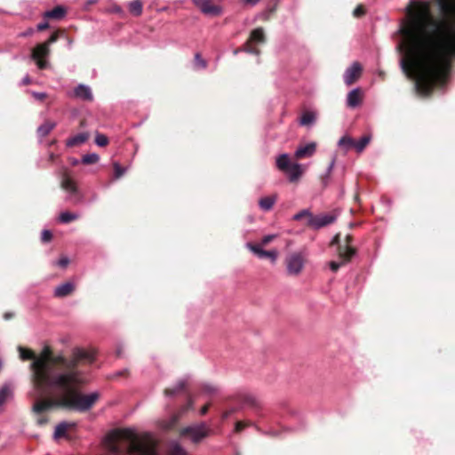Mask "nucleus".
I'll return each mask as SVG.
<instances>
[{
  "instance_id": "obj_1",
  "label": "nucleus",
  "mask_w": 455,
  "mask_h": 455,
  "mask_svg": "<svg viewBox=\"0 0 455 455\" xmlns=\"http://www.w3.org/2000/svg\"><path fill=\"white\" fill-rule=\"evenodd\" d=\"M445 20H436L430 3L411 0L405 7L396 48L403 54L400 66L412 78L421 95H428L435 86H443L448 79L451 60L455 59V0H435Z\"/></svg>"
},
{
  "instance_id": "obj_2",
  "label": "nucleus",
  "mask_w": 455,
  "mask_h": 455,
  "mask_svg": "<svg viewBox=\"0 0 455 455\" xmlns=\"http://www.w3.org/2000/svg\"><path fill=\"white\" fill-rule=\"evenodd\" d=\"M93 360V354L82 348H75L71 356L67 357L62 353L54 354L51 347L45 346L30 364L35 387L46 391L53 387L59 375L76 370L81 362L92 363Z\"/></svg>"
},
{
  "instance_id": "obj_3",
  "label": "nucleus",
  "mask_w": 455,
  "mask_h": 455,
  "mask_svg": "<svg viewBox=\"0 0 455 455\" xmlns=\"http://www.w3.org/2000/svg\"><path fill=\"white\" fill-rule=\"evenodd\" d=\"M84 384L83 372L77 368L69 372L59 375L54 382L53 388L62 394L59 399H44L36 401L32 411L36 414H42L53 407H64L81 412L92 409L100 399V393L93 392L84 395L78 392L79 387Z\"/></svg>"
},
{
  "instance_id": "obj_4",
  "label": "nucleus",
  "mask_w": 455,
  "mask_h": 455,
  "mask_svg": "<svg viewBox=\"0 0 455 455\" xmlns=\"http://www.w3.org/2000/svg\"><path fill=\"white\" fill-rule=\"evenodd\" d=\"M104 443L115 455H158V442L150 433H137L130 428L111 431Z\"/></svg>"
},
{
  "instance_id": "obj_5",
  "label": "nucleus",
  "mask_w": 455,
  "mask_h": 455,
  "mask_svg": "<svg viewBox=\"0 0 455 455\" xmlns=\"http://www.w3.org/2000/svg\"><path fill=\"white\" fill-rule=\"evenodd\" d=\"M306 262L305 251H294L285 259L287 273L290 275H298L301 273Z\"/></svg>"
},
{
  "instance_id": "obj_6",
  "label": "nucleus",
  "mask_w": 455,
  "mask_h": 455,
  "mask_svg": "<svg viewBox=\"0 0 455 455\" xmlns=\"http://www.w3.org/2000/svg\"><path fill=\"white\" fill-rule=\"evenodd\" d=\"M209 433L210 429L204 423L183 427L180 431L181 436L190 437L194 443H200L204 438L209 435Z\"/></svg>"
},
{
  "instance_id": "obj_7",
  "label": "nucleus",
  "mask_w": 455,
  "mask_h": 455,
  "mask_svg": "<svg viewBox=\"0 0 455 455\" xmlns=\"http://www.w3.org/2000/svg\"><path fill=\"white\" fill-rule=\"evenodd\" d=\"M194 407V401L191 397L188 398V403L181 406L178 412L174 413L169 420L163 421L161 426L164 430H172L177 426L181 416Z\"/></svg>"
},
{
  "instance_id": "obj_8",
  "label": "nucleus",
  "mask_w": 455,
  "mask_h": 455,
  "mask_svg": "<svg viewBox=\"0 0 455 455\" xmlns=\"http://www.w3.org/2000/svg\"><path fill=\"white\" fill-rule=\"evenodd\" d=\"M265 35L261 28H255L251 31L248 42L243 46V51L249 53L259 54V51L251 46L252 43H264Z\"/></svg>"
},
{
  "instance_id": "obj_9",
  "label": "nucleus",
  "mask_w": 455,
  "mask_h": 455,
  "mask_svg": "<svg viewBox=\"0 0 455 455\" xmlns=\"http://www.w3.org/2000/svg\"><path fill=\"white\" fill-rule=\"evenodd\" d=\"M353 239L351 235H347L345 237V243L339 244V256L345 261H350L356 253V249L351 245Z\"/></svg>"
},
{
  "instance_id": "obj_10",
  "label": "nucleus",
  "mask_w": 455,
  "mask_h": 455,
  "mask_svg": "<svg viewBox=\"0 0 455 455\" xmlns=\"http://www.w3.org/2000/svg\"><path fill=\"white\" fill-rule=\"evenodd\" d=\"M69 96L84 101H92L93 100L91 87L84 84L75 87L72 92L69 93Z\"/></svg>"
},
{
  "instance_id": "obj_11",
  "label": "nucleus",
  "mask_w": 455,
  "mask_h": 455,
  "mask_svg": "<svg viewBox=\"0 0 455 455\" xmlns=\"http://www.w3.org/2000/svg\"><path fill=\"white\" fill-rule=\"evenodd\" d=\"M247 247L259 259L267 258L272 262H275L278 257V252L276 250L265 251L262 249V247H260L259 244L249 243H247Z\"/></svg>"
},
{
  "instance_id": "obj_12",
  "label": "nucleus",
  "mask_w": 455,
  "mask_h": 455,
  "mask_svg": "<svg viewBox=\"0 0 455 455\" xmlns=\"http://www.w3.org/2000/svg\"><path fill=\"white\" fill-rule=\"evenodd\" d=\"M335 221V217L329 214L310 216L307 221V226L315 229L323 228Z\"/></svg>"
},
{
  "instance_id": "obj_13",
  "label": "nucleus",
  "mask_w": 455,
  "mask_h": 455,
  "mask_svg": "<svg viewBox=\"0 0 455 455\" xmlns=\"http://www.w3.org/2000/svg\"><path fill=\"white\" fill-rule=\"evenodd\" d=\"M201 11L209 15H219L221 13L220 7L212 4L211 0H193Z\"/></svg>"
},
{
  "instance_id": "obj_14",
  "label": "nucleus",
  "mask_w": 455,
  "mask_h": 455,
  "mask_svg": "<svg viewBox=\"0 0 455 455\" xmlns=\"http://www.w3.org/2000/svg\"><path fill=\"white\" fill-rule=\"evenodd\" d=\"M362 71L361 65L358 62H354L344 74V82L347 84H351L360 76Z\"/></svg>"
},
{
  "instance_id": "obj_15",
  "label": "nucleus",
  "mask_w": 455,
  "mask_h": 455,
  "mask_svg": "<svg viewBox=\"0 0 455 455\" xmlns=\"http://www.w3.org/2000/svg\"><path fill=\"white\" fill-rule=\"evenodd\" d=\"M76 290V286L71 282H67L57 286L54 290V296L56 298H64L71 295Z\"/></svg>"
},
{
  "instance_id": "obj_16",
  "label": "nucleus",
  "mask_w": 455,
  "mask_h": 455,
  "mask_svg": "<svg viewBox=\"0 0 455 455\" xmlns=\"http://www.w3.org/2000/svg\"><path fill=\"white\" fill-rule=\"evenodd\" d=\"M288 175L290 182H297L303 174V169L299 164H292L284 172Z\"/></svg>"
},
{
  "instance_id": "obj_17",
  "label": "nucleus",
  "mask_w": 455,
  "mask_h": 455,
  "mask_svg": "<svg viewBox=\"0 0 455 455\" xmlns=\"http://www.w3.org/2000/svg\"><path fill=\"white\" fill-rule=\"evenodd\" d=\"M316 145L312 142L296 150L295 156L298 159H302L313 156L315 152Z\"/></svg>"
},
{
  "instance_id": "obj_18",
  "label": "nucleus",
  "mask_w": 455,
  "mask_h": 455,
  "mask_svg": "<svg viewBox=\"0 0 455 455\" xmlns=\"http://www.w3.org/2000/svg\"><path fill=\"white\" fill-rule=\"evenodd\" d=\"M50 55V48L44 44H37L32 51L31 58L33 60H41Z\"/></svg>"
},
{
  "instance_id": "obj_19",
  "label": "nucleus",
  "mask_w": 455,
  "mask_h": 455,
  "mask_svg": "<svg viewBox=\"0 0 455 455\" xmlns=\"http://www.w3.org/2000/svg\"><path fill=\"white\" fill-rule=\"evenodd\" d=\"M90 137V134L88 132H81L78 134H76L73 137H70L68 140H67L66 145L68 147H77L84 143H85Z\"/></svg>"
},
{
  "instance_id": "obj_20",
  "label": "nucleus",
  "mask_w": 455,
  "mask_h": 455,
  "mask_svg": "<svg viewBox=\"0 0 455 455\" xmlns=\"http://www.w3.org/2000/svg\"><path fill=\"white\" fill-rule=\"evenodd\" d=\"M61 188L70 193H76L77 187L74 180H72L67 172H64L61 179Z\"/></svg>"
},
{
  "instance_id": "obj_21",
  "label": "nucleus",
  "mask_w": 455,
  "mask_h": 455,
  "mask_svg": "<svg viewBox=\"0 0 455 455\" xmlns=\"http://www.w3.org/2000/svg\"><path fill=\"white\" fill-rule=\"evenodd\" d=\"M240 402L250 408L259 409L260 407L259 402L251 395L244 394L239 396Z\"/></svg>"
},
{
  "instance_id": "obj_22",
  "label": "nucleus",
  "mask_w": 455,
  "mask_h": 455,
  "mask_svg": "<svg viewBox=\"0 0 455 455\" xmlns=\"http://www.w3.org/2000/svg\"><path fill=\"white\" fill-rule=\"evenodd\" d=\"M187 381L185 379L179 380L173 387L165 388L164 393L165 395H175L179 393L184 392L187 388Z\"/></svg>"
},
{
  "instance_id": "obj_23",
  "label": "nucleus",
  "mask_w": 455,
  "mask_h": 455,
  "mask_svg": "<svg viewBox=\"0 0 455 455\" xmlns=\"http://www.w3.org/2000/svg\"><path fill=\"white\" fill-rule=\"evenodd\" d=\"M361 101V92L358 88H355L349 92L347 98V103L349 107L355 108L360 104Z\"/></svg>"
},
{
  "instance_id": "obj_24",
  "label": "nucleus",
  "mask_w": 455,
  "mask_h": 455,
  "mask_svg": "<svg viewBox=\"0 0 455 455\" xmlns=\"http://www.w3.org/2000/svg\"><path fill=\"white\" fill-rule=\"evenodd\" d=\"M76 427V423L61 422L57 425L54 432V437L56 439L64 437L68 429Z\"/></svg>"
},
{
  "instance_id": "obj_25",
  "label": "nucleus",
  "mask_w": 455,
  "mask_h": 455,
  "mask_svg": "<svg viewBox=\"0 0 455 455\" xmlns=\"http://www.w3.org/2000/svg\"><path fill=\"white\" fill-rule=\"evenodd\" d=\"M66 15V9L62 6H56L53 9L45 12L44 17L55 20H60Z\"/></svg>"
},
{
  "instance_id": "obj_26",
  "label": "nucleus",
  "mask_w": 455,
  "mask_h": 455,
  "mask_svg": "<svg viewBox=\"0 0 455 455\" xmlns=\"http://www.w3.org/2000/svg\"><path fill=\"white\" fill-rule=\"evenodd\" d=\"M288 155L283 154L279 156L276 159V166L277 168L285 172L291 165Z\"/></svg>"
},
{
  "instance_id": "obj_27",
  "label": "nucleus",
  "mask_w": 455,
  "mask_h": 455,
  "mask_svg": "<svg viewBox=\"0 0 455 455\" xmlns=\"http://www.w3.org/2000/svg\"><path fill=\"white\" fill-rule=\"evenodd\" d=\"M276 201L275 196H265L259 199V207L264 211H269L274 206Z\"/></svg>"
},
{
  "instance_id": "obj_28",
  "label": "nucleus",
  "mask_w": 455,
  "mask_h": 455,
  "mask_svg": "<svg viewBox=\"0 0 455 455\" xmlns=\"http://www.w3.org/2000/svg\"><path fill=\"white\" fill-rule=\"evenodd\" d=\"M371 140V135L368 133L363 135L358 141H355V149L356 150V152H363Z\"/></svg>"
},
{
  "instance_id": "obj_29",
  "label": "nucleus",
  "mask_w": 455,
  "mask_h": 455,
  "mask_svg": "<svg viewBox=\"0 0 455 455\" xmlns=\"http://www.w3.org/2000/svg\"><path fill=\"white\" fill-rule=\"evenodd\" d=\"M169 455H188L186 450L178 443H172L169 446Z\"/></svg>"
},
{
  "instance_id": "obj_30",
  "label": "nucleus",
  "mask_w": 455,
  "mask_h": 455,
  "mask_svg": "<svg viewBox=\"0 0 455 455\" xmlns=\"http://www.w3.org/2000/svg\"><path fill=\"white\" fill-rule=\"evenodd\" d=\"M18 349L20 352V357L24 361H27V360L34 361L36 358V354L31 349L26 348L23 347H19Z\"/></svg>"
},
{
  "instance_id": "obj_31",
  "label": "nucleus",
  "mask_w": 455,
  "mask_h": 455,
  "mask_svg": "<svg viewBox=\"0 0 455 455\" xmlns=\"http://www.w3.org/2000/svg\"><path fill=\"white\" fill-rule=\"evenodd\" d=\"M55 124L52 122H45L44 124L40 125L37 129L38 135L40 137H44L50 133V132L54 128Z\"/></svg>"
},
{
  "instance_id": "obj_32",
  "label": "nucleus",
  "mask_w": 455,
  "mask_h": 455,
  "mask_svg": "<svg viewBox=\"0 0 455 455\" xmlns=\"http://www.w3.org/2000/svg\"><path fill=\"white\" fill-rule=\"evenodd\" d=\"M355 140L349 136H343L339 140V146L346 148L347 150L350 148H355Z\"/></svg>"
},
{
  "instance_id": "obj_33",
  "label": "nucleus",
  "mask_w": 455,
  "mask_h": 455,
  "mask_svg": "<svg viewBox=\"0 0 455 455\" xmlns=\"http://www.w3.org/2000/svg\"><path fill=\"white\" fill-rule=\"evenodd\" d=\"M129 11L135 16H140L142 12V3L140 0L131 2Z\"/></svg>"
},
{
  "instance_id": "obj_34",
  "label": "nucleus",
  "mask_w": 455,
  "mask_h": 455,
  "mask_svg": "<svg viewBox=\"0 0 455 455\" xmlns=\"http://www.w3.org/2000/svg\"><path fill=\"white\" fill-rule=\"evenodd\" d=\"M60 221L62 223H69L78 219V215L69 212H61L60 215Z\"/></svg>"
},
{
  "instance_id": "obj_35",
  "label": "nucleus",
  "mask_w": 455,
  "mask_h": 455,
  "mask_svg": "<svg viewBox=\"0 0 455 455\" xmlns=\"http://www.w3.org/2000/svg\"><path fill=\"white\" fill-rule=\"evenodd\" d=\"M99 160H100L99 155L92 153V154L84 155L82 158V163L84 164H93L98 163Z\"/></svg>"
},
{
  "instance_id": "obj_36",
  "label": "nucleus",
  "mask_w": 455,
  "mask_h": 455,
  "mask_svg": "<svg viewBox=\"0 0 455 455\" xmlns=\"http://www.w3.org/2000/svg\"><path fill=\"white\" fill-rule=\"evenodd\" d=\"M315 121V116H301L299 118V124L303 126H310Z\"/></svg>"
},
{
  "instance_id": "obj_37",
  "label": "nucleus",
  "mask_w": 455,
  "mask_h": 455,
  "mask_svg": "<svg viewBox=\"0 0 455 455\" xmlns=\"http://www.w3.org/2000/svg\"><path fill=\"white\" fill-rule=\"evenodd\" d=\"M114 178L116 180L120 179L125 172V168L122 167L118 163L113 164Z\"/></svg>"
},
{
  "instance_id": "obj_38",
  "label": "nucleus",
  "mask_w": 455,
  "mask_h": 455,
  "mask_svg": "<svg viewBox=\"0 0 455 455\" xmlns=\"http://www.w3.org/2000/svg\"><path fill=\"white\" fill-rule=\"evenodd\" d=\"M108 139L106 135L101 133H97L95 137V143L99 147H106L108 144Z\"/></svg>"
},
{
  "instance_id": "obj_39",
  "label": "nucleus",
  "mask_w": 455,
  "mask_h": 455,
  "mask_svg": "<svg viewBox=\"0 0 455 455\" xmlns=\"http://www.w3.org/2000/svg\"><path fill=\"white\" fill-rule=\"evenodd\" d=\"M310 216H313V215L311 214V212L308 210H302L299 212H298L297 214H295L293 219L295 220H300L303 218H307V220H308Z\"/></svg>"
},
{
  "instance_id": "obj_40",
  "label": "nucleus",
  "mask_w": 455,
  "mask_h": 455,
  "mask_svg": "<svg viewBox=\"0 0 455 455\" xmlns=\"http://www.w3.org/2000/svg\"><path fill=\"white\" fill-rule=\"evenodd\" d=\"M202 390L204 393L215 394L218 392V387L212 384H204L202 386Z\"/></svg>"
},
{
  "instance_id": "obj_41",
  "label": "nucleus",
  "mask_w": 455,
  "mask_h": 455,
  "mask_svg": "<svg viewBox=\"0 0 455 455\" xmlns=\"http://www.w3.org/2000/svg\"><path fill=\"white\" fill-rule=\"evenodd\" d=\"M195 64L200 68H205L207 66L206 61L201 57L200 53L195 55Z\"/></svg>"
},
{
  "instance_id": "obj_42",
  "label": "nucleus",
  "mask_w": 455,
  "mask_h": 455,
  "mask_svg": "<svg viewBox=\"0 0 455 455\" xmlns=\"http://www.w3.org/2000/svg\"><path fill=\"white\" fill-rule=\"evenodd\" d=\"M347 262L348 261H345L344 259H342V261H340V262L331 261L329 265H330V268L332 272H337L341 266H343L344 264H346Z\"/></svg>"
},
{
  "instance_id": "obj_43",
  "label": "nucleus",
  "mask_w": 455,
  "mask_h": 455,
  "mask_svg": "<svg viewBox=\"0 0 455 455\" xmlns=\"http://www.w3.org/2000/svg\"><path fill=\"white\" fill-rule=\"evenodd\" d=\"M276 237L275 235H265L261 241H260V243H259L260 245V247L262 246H266L269 243H271L275 238Z\"/></svg>"
},
{
  "instance_id": "obj_44",
  "label": "nucleus",
  "mask_w": 455,
  "mask_h": 455,
  "mask_svg": "<svg viewBox=\"0 0 455 455\" xmlns=\"http://www.w3.org/2000/svg\"><path fill=\"white\" fill-rule=\"evenodd\" d=\"M52 239V234L49 230H44L42 232L41 240L43 243H49Z\"/></svg>"
},
{
  "instance_id": "obj_45",
  "label": "nucleus",
  "mask_w": 455,
  "mask_h": 455,
  "mask_svg": "<svg viewBox=\"0 0 455 455\" xmlns=\"http://www.w3.org/2000/svg\"><path fill=\"white\" fill-rule=\"evenodd\" d=\"M36 63V66L39 69H46L49 67V62L44 59L41 60H34Z\"/></svg>"
},
{
  "instance_id": "obj_46",
  "label": "nucleus",
  "mask_w": 455,
  "mask_h": 455,
  "mask_svg": "<svg viewBox=\"0 0 455 455\" xmlns=\"http://www.w3.org/2000/svg\"><path fill=\"white\" fill-rule=\"evenodd\" d=\"M58 37H59V32H54L53 34H52V36L48 38L47 41H45L44 43H43L44 44H46L49 48H50V45L53 43H55L57 40H58Z\"/></svg>"
},
{
  "instance_id": "obj_47",
  "label": "nucleus",
  "mask_w": 455,
  "mask_h": 455,
  "mask_svg": "<svg viewBox=\"0 0 455 455\" xmlns=\"http://www.w3.org/2000/svg\"><path fill=\"white\" fill-rule=\"evenodd\" d=\"M248 426V423L243 421H237L235 426V432L240 433L243 431L246 427Z\"/></svg>"
},
{
  "instance_id": "obj_48",
  "label": "nucleus",
  "mask_w": 455,
  "mask_h": 455,
  "mask_svg": "<svg viewBox=\"0 0 455 455\" xmlns=\"http://www.w3.org/2000/svg\"><path fill=\"white\" fill-rule=\"evenodd\" d=\"M339 244H341L340 243V234L339 233H338V234H336L334 235V237L332 238V240L330 243V246L337 245L339 247Z\"/></svg>"
},
{
  "instance_id": "obj_49",
  "label": "nucleus",
  "mask_w": 455,
  "mask_h": 455,
  "mask_svg": "<svg viewBox=\"0 0 455 455\" xmlns=\"http://www.w3.org/2000/svg\"><path fill=\"white\" fill-rule=\"evenodd\" d=\"M333 165H334V161H331V164L328 166L326 177L323 178V183L324 186H326V183H327L326 180L329 178V176H330V174L331 172V170L333 168Z\"/></svg>"
},
{
  "instance_id": "obj_50",
  "label": "nucleus",
  "mask_w": 455,
  "mask_h": 455,
  "mask_svg": "<svg viewBox=\"0 0 455 455\" xmlns=\"http://www.w3.org/2000/svg\"><path fill=\"white\" fill-rule=\"evenodd\" d=\"M364 13V9L362 5H359L357 6L355 10H354V16L355 17H360L362 16L363 14Z\"/></svg>"
},
{
  "instance_id": "obj_51",
  "label": "nucleus",
  "mask_w": 455,
  "mask_h": 455,
  "mask_svg": "<svg viewBox=\"0 0 455 455\" xmlns=\"http://www.w3.org/2000/svg\"><path fill=\"white\" fill-rule=\"evenodd\" d=\"M235 409H229V410H227L225 411L223 413H222V419L225 420L227 419L230 415H232L233 413L235 412Z\"/></svg>"
},
{
  "instance_id": "obj_52",
  "label": "nucleus",
  "mask_w": 455,
  "mask_h": 455,
  "mask_svg": "<svg viewBox=\"0 0 455 455\" xmlns=\"http://www.w3.org/2000/svg\"><path fill=\"white\" fill-rule=\"evenodd\" d=\"M128 375H129V371L127 369H125V370H123V371H117L116 373H115L113 378H116V377H127Z\"/></svg>"
},
{
  "instance_id": "obj_53",
  "label": "nucleus",
  "mask_w": 455,
  "mask_h": 455,
  "mask_svg": "<svg viewBox=\"0 0 455 455\" xmlns=\"http://www.w3.org/2000/svg\"><path fill=\"white\" fill-rule=\"evenodd\" d=\"M48 28H49V24H48V22H47V21L41 22V23H39V24L36 26V28H37V30H39V31H43V30H44V29Z\"/></svg>"
},
{
  "instance_id": "obj_54",
  "label": "nucleus",
  "mask_w": 455,
  "mask_h": 455,
  "mask_svg": "<svg viewBox=\"0 0 455 455\" xmlns=\"http://www.w3.org/2000/svg\"><path fill=\"white\" fill-rule=\"evenodd\" d=\"M47 422H48V418L47 417H40L36 420V423L39 426H44V425L47 424Z\"/></svg>"
},
{
  "instance_id": "obj_55",
  "label": "nucleus",
  "mask_w": 455,
  "mask_h": 455,
  "mask_svg": "<svg viewBox=\"0 0 455 455\" xmlns=\"http://www.w3.org/2000/svg\"><path fill=\"white\" fill-rule=\"evenodd\" d=\"M68 258H62L59 260L58 264L59 266L62 267H65L68 266Z\"/></svg>"
},
{
  "instance_id": "obj_56",
  "label": "nucleus",
  "mask_w": 455,
  "mask_h": 455,
  "mask_svg": "<svg viewBox=\"0 0 455 455\" xmlns=\"http://www.w3.org/2000/svg\"><path fill=\"white\" fill-rule=\"evenodd\" d=\"M33 95L36 100H42L46 97V94L44 92H34Z\"/></svg>"
},
{
  "instance_id": "obj_57",
  "label": "nucleus",
  "mask_w": 455,
  "mask_h": 455,
  "mask_svg": "<svg viewBox=\"0 0 455 455\" xmlns=\"http://www.w3.org/2000/svg\"><path fill=\"white\" fill-rule=\"evenodd\" d=\"M210 407H211V403H207V404L204 405V406L201 408V410H200V413H201L202 415H205V414L208 412V411H209Z\"/></svg>"
},
{
  "instance_id": "obj_58",
  "label": "nucleus",
  "mask_w": 455,
  "mask_h": 455,
  "mask_svg": "<svg viewBox=\"0 0 455 455\" xmlns=\"http://www.w3.org/2000/svg\"><path fill=\"white\" fill-rule=\"evenodd\" d=\"M33 33H34V30L32 28H28L25 32L21 33L20 36H31Z\"/></svg>"
},
{
  "instance_id": "obj_59",
  "label": "nucleus",
  "mask_w": 455,
  "mask_h": 455,
  "mask_svg": "<svg viewBox=\"0 0 455 455\" xmlns=\"http://www.w3.org/2000/svg\"><path fill=\"white\" fill-rule=\"evenodd\" d=\"M13 316H14V314H13V313H11V312H6V313H4V318L5 320H10V319H12Z\"/></svg>"
},
{
  "instance_id": "obj_60",
  "label": "nucleus",
  "mask_w": 455,
  "mask_h": 455,
  "mask_svg": "<svg viewBox=\"0 0 455 455\" xmlns=\"http://www.w3.org/2000/svg\"><path fill=\"white\" fill-rule=\"evenodd\" d=\"M30 84V78L28 76V75H27L25 77H23V79L21 80V84Z\"/></svg>"
},
{
  "instance_id": "obj_61",
  "label": "nucleus",
  "mask_w": 455,
  "mask_h": 455,
  "mask_svg": "<svg viewBox=\"0 0 455 455\" xmlns=\"http://www.w3.org/2000/svg\"><path fill=\"white\" fill-rule=\"evenodd\" d=\"M274 11H275V8L270 9V10H268L267 12H266L263 14L264 19H265V20H267V19L269 18L270 14H271Z\"/></svg>"
},
{
  "instance_id": "obj_62",
  "label": "nucleus",
  "mask_w": 455,
  "mask_h": 455,
  "mask_svg": "<svg viewBox=\"0 0 455 455\" xmlns=\"http://www.w3.org/2000/svg\"><path fill=\"white\" fill-rule=\"evenodd\" d=\"M248 4L255 5L259 0H245Z\"/></svg>"
},
{
  "instance_id": "obj_63",
  "label": "nucleus",
  "mask_w": 455,
  "mask_h": 455,
  "mask_svg": "<svg viewBox=\"0 0 455 455\" xmlns=\"http://www.w3.org/2000/svg\"><path fill=\"white\" fill-rule=\"evenodd\" d=\"M56 155H54L53 153H51L50 156H49V160L50 161H54V159L56 158Z\"/></svg>"
},
{
  "instance_id": "obj_64",
  "label": "nucleus",
  "mask_w": 455,
  "mask_h": 455,
  "mask_svg": "<svg viewBox=\"0 0 455 455\" xmlns=\"http://www.w3.org/2000/svg\"><path fill=\"white\" fill-rule=\"evenodd\" d=\"M72 43H73V42H72V40H68V47H71Z\"/></svg>"
}]
</instances>
